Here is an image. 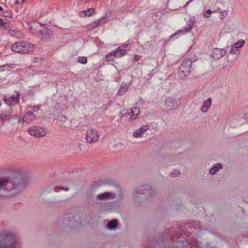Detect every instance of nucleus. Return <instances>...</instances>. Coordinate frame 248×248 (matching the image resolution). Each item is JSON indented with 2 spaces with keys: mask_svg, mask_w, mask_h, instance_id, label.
<instances>
[{
  "mask_svg": "<svg viewBox=\"0 0 248 248\" xmlns=\"http://www.w3.org/2000/svg\"><path fill=\"white\" fill-rule=\"evenodd\" d=\"M26 185L21 181L14 180L6 177L0 178V197H11L20 193Z\"/></svg>",
  "mask_w": 248,
  "mask_h": 248,
  "instance_id": "obj_1",
  "label": "nucleus"
},
{
  "mask_svg": "<svg viewBox=\"0 0 248 248\" xmlns=\"http://www.w3.org/2000/svg\"><path fill=\"white\" fill-rule=\"evenodd\" d=\"M1 236L2 239L0 241V248H19L18 238L14 232H4Z\"/></svg>",
  "mask_w": 248,
  "mask_h": 248,
  "instance_id": "obj_2",
  "label": "nucleus"
},
{
  "mask_svg": "<svg viewBox=\"0 0 248 248\" xmlns=\"http://www.w3.org/2000/svg\"><path fill=\"white\" fill-rule=\"evenodd\" d=\"M154 191L149 186H142L135 190L133 195L135 201L139 198L144 199L153 195Z\"/></svg>",
  "mask_w": 248,
  "mask_h": 248,
  "instance_id": "obj_3",
  "label": "nucleus"
},
{
  "mask_svg": "<svg viewBox=\"0 0 248 248\" xmlns=\"http://www.w3.org/2000/svg\"><path fill=\"white\" fill-rule=\"evenodd\" d=\"M192 65L191 60L189 59H185L179 68L178 77L180 79H184L189 75Z\"/></svg>",
  "mask_w": 248,
  "mask_h": 248,
  "instance_id": "obj_4",
  "label": "nucleus"
},
{
  "mask_svg": "<svg viewBox=\"0 0 248 248\" xmlns=\"http://www.w3.org/2000/svg\"><path fill=\"white\" fill-rule=\"evenodd\" d=\"M99 139L98 131L95 128L88 129L86 133V140L89 143L96 142Z\"/></svg>",
  "mask_w": 248,
  "mask_h": 248,
  "instance_id": "obj_5",
  "label": "nucleus"
},
{
  "mask_svg": "<svg viewBox=\"0 0 248 248\" xmlns=\"http://www.w3.org/2000/svg\"><path fill=\"white\" fill-rule=\"evenodd\" d=\"M126 52V50L124 48L117 47L114 50L108 53L106 56L107 61H110L114 59L115 57H120L124 55Z\"/></svg>",
  "mask_w": 248,
  "mask_h": 248,
  "instance_id": "obj_6",
  "label": "nucleus"
},
{
  "mask_svg": "<svg viewBox=\"0 0 248 248\" xmlns=\"http://www.w3.org/2000/svg\"><path fill=\"white\" fill-rule=\"evenodd\" d=\"M28 133L35 137H43L46 135V132L44 128L39 126H32L28 129Z\"/></svg>",
  "mask_w": 248,
  "mask_h": 248,
  "instance_id": "obj_7",
  "label": "nucleus"
},
{
  "mask_svg": "<svg viewBox=\"0 0 248 248\" xmlns=\"http://www.w3.org/2000/svg\"><path fill=\"white\" fill-rule=\"evenodd\" d=\"M19 93L15 92L12 94H8L5 96L4 100L5 103L9 106H14L18 103L19 99Z\"/></svg>",
  "mask_w": 248,
  "mask_h": 248,
  "instance_id": "obj_8",
  "label": "nucleus"
},
{
  "mask_svg": "<svg viewBox=\"0 0 248 248\" xmlns=\"http://www.w3.org/2000/svg\"><path fill=\"white\" fill-rule=\"evenodd\" d=\"M179 104V100L175 97H168L165 100V105L169 110H172L175 106Z\"/></svg>",
  "mask_w": 248,
  "mask_h": 248,
  "instance_id": "obj_9",
  "label": "nucleus"
},
{
  "mask_svg": "<svg viewBox=\"0 0 248 248\" xmlns=\"http://www.w3.org/2000/svg\"><path fill=\"white\" fill-rule=\"evenodd\" d=\"M226 54V50L224 48L215 47L213 50L212 56L215 60H218L225 55Z\"/></svg>",
  "mask_w": 248,
  "mask_h": 248,
  "instance_id": "obj_10",
  "label": "nucleus"
},
{
  "mask_svg": "<svg viewBox=\"0 0 248 248\" xmlns=\"http://www.w3.org/2000/svg\"><path fill=\"white\" fill-rule=\"evenodd\" d=\"M140 113V108L137 107L127 109V117L128 118V121L131 122L135 120L137 118Z\"/></svg>",
  "mask_w": 248,
  "mask_h": 248,
  "instance_id": "obj_11",
  "label": "nucleus"
},
{
  "mask_svg": "<svg viewBox=\"0 0 248 248\" xmlns=\"http://www.w3.org/2000/svg\"><path fill=\"white\" fill-rule=\"evenodd\" d=\"M150 128L149 125L146 124L141 126L139 128L137 129L133 134V136L135 138L142 137L144 133L148 130Z\"/></svg>",
  "mask_w": 248,
  "mask_h": 248,
  "instance_id": "obj_12",
  "label": "nucleus"
},
{
  "mask_svg": "<svg viewBox=\"0 0 248 248\" xmlns=\"http://www.w3.org/2000/svg\"><path fill=\"white\" fill-rule=\"evenodd\" d=\"M52 34L51 31L48 28L43 27L42 30H40V32L37 33V36L45 40H48Z\"/></svg>",
  "mask_w": 248,
  "mask_h": 248,
  "instance_id": "obj_13",
  "label": "nucleus"
},
{
  "mask_svg": "<svg viewBox=\"0 0 248 248\" xmlns=\"http://www.w3.org/2000/svg\"><path fill=\"white\" fill-rule=\"evenodd\" d=\"M98 200H111L116 198V195L113 192H106L103 193L98 194L97 196Z\"/></svg>",
  "mask_w": 248,
  "mask_h": 248,
  "instance_id": "obj_14",
  "label": "nucleus"
},
{
  "mask_svg": "<svg viewBox=\"0 0 248 248\" xmlns=\"http://www.w3.org/2000/svg\"><path fill=\"white\" fill-rule=\"evenodd\" d=\"M11 49L16 52L24 54L34 51V47H10Z\"/></svg>",
  "mask_w": 248,
  "mask_h": 248,
  "instance_id": "obj_15",
  "label": "nucleus"
},
{
  "mask_svg": "<svg viewBox=\"0 0 248 248\" xmlns=\"http://www.w3.org/2000/svg\"><path fill=\"white\" fill-rule=\"evenodd\" d=\"M37 116L32 111H28L26 112L23 118V121L27 123L36 120Z\"/></svg>",
  "mask_w": 248,
  "mask_h": 248,
  "instance_id": "obj_16",
  "label": "nucleus"
},
{
  "mask_svg": "<svg viewBox=\"0 0 248 248\" xmlns=\"http://www.w3.org/2000/svg\"><path fill=\"white\" fill-rule=\"evenodd\" d=\"M193 21L191 22V24H188L186 27H184L182 29L178 31L176 33L173 34L172 36L178 34L184 35L190 32L193 28Z\"/></svg>",
  "mask_w": 248,
  "mask_h": 248,
  "instance_id": "obj_17",
  "label": "nucleus"
},
{
  "mask_svg": "<svg viewBox=\"0 0 248 248\" xmlns=\"http://www.w3.org/2000/svg\"><path fill=\"white\" fill-rule=\"evenodd\" d=\"M130 86V83H123L118 92V95L119 96H121L124 94L128 91Z\"/></svg>",
  "mask_w": 248,
  "mask_h": 248,
  "instance_id": "obj_18",
  "label": "nucleus"
},
{
  "mask_svg": "<svg viewBox=\"0 0 248 248\" xmlns=\"http://www.w3.org/2000/svg\"><path fill=\"white\" fill-rule=\"evenodd\" d=\"M212 103V99L209 98L203 102V105L201 107V110L202 112H206L210 107Z\"/></svg>",
  "mask_w": 248,
  "mask_h": 248,
  "instance_id": "obj_19",
  "label": "nucleus"
},
{
  "mask_svg": "<svg viewBox=\"0 0 248 248\" xmlns=\"http://www.w3.org/2000/svg\"><path fill=\"white\" fill-rule=\"evenodd\" d=\"M11 118L10 113L9 111L3 110L0 112V120L3 123Z\"/></svg>",
  "mask_w": 248,
  "mask_h": 248,
  "instance_id": "obj_20",
  "label": "nucleus"
},
{
  "mask_svg": "<svg viewBox=\"0 0 248 248\" xmlns=\"http://www.w3.org/2000/svg\"><path fill=\"white\" fill-rule=\"evenodd\" d=\"M222 168V166L220 163H216L211 168L209 173L212 175L216 174Z\"/></svg>",
  "mask_w": 248,
  "mask_h": 248,
  "instance_id": "obj_21",
  "label": "nucleus"
},
{
  "mask_svg": "<svg viewBox=\"0 0 248 248\" xmlns=\"http://www.w3.org/2000/svg\"><path fill=\"white\" fill-rule=\"evenodd\" d=\"M26 0H14L15 6L16 10L19 13H22L23 11L22 10L21 8L22 7V4L25 2Z\"/></svg>",
  "mask_w": 248,
  "mask_h": 248,
  "instance_id": "obj_22",
  "label": "nucleus"
},
{
  "mask_svg": "<svg viewBox=\"0 0 248 248\" xmlns=\"http://www.w3.org/2000/svg\"><path fill=\"white\" fill-rule=\"evenodd\" d=\"M94 13V9L93 8H89L88 9L82 11L80 14V16H90Z\"/></svg>",
  "mask_w": 248,
  "mask_h": 248,
  "instance_id": "obj_23",
  "label": "nucleus"
},
{
  "mask_svg": "<svg viewBox=\"0 0 248 248\" xmlns=\"http://www.w3.org/2000/svg\"><path fill=\"white\" fill-rule=\"evenodd\" d=\"M117 223L118 221L117 219H112L108 223L107 228L109 230L113 229L116 227Z\"/></svg>",
  "mask_w": 248,
  "mask_h": 248,
  "instance_id": "obj_24",
  "label": "nucleus"
},
{
  "mask_svg": "<svg viewBox=\"0 0 248 248\" xmlns=\"http://www.w3.org/2000/svg\"><path fill=\"white\" fill-rule=\"evenodd\" d=\"M78 62L79 63L85 64L87 62V59L85 57H83V56L78 57Z\"/></svg>",
  "mask_w": 248,
  "mask_h": 248,
  "instance_id": "obj_25",
  "label": "nucleus"
},
{
  "mask_svg": "<svg viewBox=\"0 0 248 248\" xmlns=\"http://www.w3.org/2000/svg\"><path fill=\"white\" fill-rule=\"evenodd\" d=\"M10 27V24L8 23L4 22L2 20V23L0 26V29L6 30L9 29Z\"/></svg>",
  "mask_w": 248,
  "mask_h": 248,
  "instance_id": "obj_26",
  "label": "nucleus"
},
{
  "mask_svg": "<svg viewBox=\"0 0 248 248\" xmlns=\"http://www.w3.org/2000/svg\"><path fill=\"white\" fill-rule=\"evenodd\" d=\"M180 172L179 170H174L171 172L170 175L171 177H178V176L180 175Z\"/></svg>",
  "mask_w": 248,
  "mask_h": 248,
  "instance_id": "obj_27",
  "label": "nucleus"
},
{
  "mask_svg": "<svg viewBox=\"0 0 248 248\" xmlns=\"http://www.w3.org/2000/svg\"><path fill=\"white\" fill-rule=\"evenodd\" d=\"M244 44L245 41L243 39H240L233 45V46H242Z\"/></svg>",
  "mask_w": 248,
  "mask_h": 248,
  "instance_id": "obj_28",
  "label": "nucleus"
},
{
  "mask_svg": "<svg viewBox=\"0 0 248 248\" xmlns=\"http://www.w3.org/2000/svg\"><path fill=\"white\" fill-rule=\"evenodd\" d=\"M26 43L24 42H16L12 45V46H26Z\"/></svg>",
  "mask_w": 248,
  "mask_h": 248,
  "instance_id": "obj_29",
  "label": "nucleus"
},
{
  "mask_svg": "<svg viewBox=\"0 0 248 248\" xmlns=\"http://www.w3.org/2000/svg\"><path fill=\"white\" fill-rule=\"evenodd\" d=\"M213 12L210 9L207 10L205 12L203 13V16L204 18H208L210 16L211 14L213 13Z\"/></svg>",
  "mask_w": 248,
  "mask_h": 248,
  "instance_id": "obj_30",
  "label": "nucleus"
},
{
  "mask_svg": "<svg viewBox=\"0 0 248 248\" xmlns=\"http://www.w3.org/2000/svg\"><path fill=\"white\" fill-rule=\"evenodd\" d=\"M119 115L121 118H122L124 116L127 117V109H123L120 112Z\"/></svg>",
  "mask_w": 248,
  "mask_h": 248,
  "instance_id": "obj_31",
  "label": "nucleus"
},
{
  "mask_svg": "<svg viewBox=\"0 0 248 248\" xmlns=\"http://www.w3.org/2000/svg\"><path fill=\"white\" fill-rule=\"evenodd\" d=\"M227 15V12L226 11H223L220 12L219 16L221 19H223L226 17Z\"/></svg>",
  "mask_w": 248,
  "mask_h": 248,
  "instance_id": "obj_32",
  "label": "nucleus"
},
{
  "mask_svg": "<svg viewBox=\"0 0 248 248\" xmlns=\"http://www.w3.org/2000/svg\"><path fill=\"white\" fill-rule=\"evenodd\" d=\"M15 66H16L15 64L11 63V64H10L9 65H8V64L3 65L0 66V68H1V67H4V68H6L7 70H8V68H14Z\"/></svg>",
  "mask_w": 248,
  "mask_h": 248,
  "instance_id": "obj_33",
  "label": "nucleus"
},
{
  "mask_svg": "<svg viewBox=\"0 0 248 248\" xmlns=\"http://www.w3.org/2000/svg\"><path fill=\"white\" fill-rule=\"evenodd\" d=\"M9 33L11 34L13 36H16L17 37L19 33L17 32V31H15L14 30H11L9 31Z\"/></svg>",
  "mask_w": 248,
  "mask_h": 248,
  "instance_id": "obj_34",
  "label": "nucleus"
},
{
  "mask_svg": "<svg viewBox=\"0 0 248 248\" xmlns=\"http://www.w3.org/2000/svg\"><path fill=\"white\" fill-rule=\"evenodd\" d=\"M115 205V203L114 202L109 203L108 204V206L109 207L108 208V209H107L106 210L108 211H112L113 210V208L114 207Z\"/></svg>",
  "mask_w": 248,
  "mask_h": 248,
  "instance_id": "obj_35",
  "label": "nucleus"
},
{
  "mask_svg": "<svg viewBox=\"0 0 248 248\" xmlns=\"http://www.w3.org/2000/svg\"><path fill=\"white\" fill-rule=\"evenodd\" d=\"M59 119L60 121L61 122L62 124H63V123H65L67 120L66 117L65 116L62 115L60 116Z\"/></svg>",
  "mask_w": 248,
  "mask_h": 248,
  "instance_id": "obj_36",
  "label": "nucleus"
},
{
  "mask_svg": "<svg viewBox=\"0 0 248 248\" xmlns=\"http://www.w3.org/2000/svg\"><path fill=\"white\" fill-rule=\"evenodd\" d=\"M237 48H238V47H231V48L230 49V53L232 54H236V52L238 51Z\"/></svg>",
  "mask_w": 248,
  "mask_h": 248,
  "instance_id": "obj_37",
  "label": "nucleus"
},
{
  "mask_svg": "<svg viewBox=\"0 0 248 248\" xmlns=\"http://www.w3.org/2000/svg\"><path fill=\"white\" fill-rule=\"evenodd\" d=\"M40 106H33V107H30L31 108L33 112H37L40 109Z\"/></svg>",
  "mask_w": 248,
  "mask_h": 248,
  "instance_id": "obj_38",
  "label": "nucleus"
},
{
  "mask_svg": "<svg viewBox=\"0 0 248 248\" xmlns=\"http://www.w3.org/2000/svg\"><path fill=\"white\" fill-rule=\"evenodd\" d=\"M140 56L139 55H136L134 57V59L135 61H137L140 59Z\"/></svg>",
  "mask_w": 248,
  "mask_h": 248,
  "instance_id": "obj_39",
  "label": "nucleus"
},
{
  "mask_svg": "<svg viewBox=\"0 0 248 248\" xmlns=\"http://www.w3.org/2000/svg\"><path fill=\"white\" fill-rule=\"evenodd\" d=\"M191 1H191V0H190L189 1H188V2H187L186 3L185 5L184 6L185 8H186V7L188 5L189 3L190 2H191Z\"/></svg>",
  "mask_w": 248,
  "mask_h": 248,
  "instance_id": "obj_40",
  "label": "nucleus"
},
{
  "mask_svg": "<svg viewBox=\"0 0 248 248\" xmlns=\"http://www.w3.org/2000/svg\"><path fill=\"white\" fill-rule=\"evenodd\" d=\"M244 118L248 121V113H246L244 115Z\"/></svg>",
  "mask_w": 248,
  "mask_h": 248,
  "instance_id": "obj_41",
  "label": "nucleus"
},
{
  "mask_svg": "<svg viewBox=\"0 0 248 248\" xmlns=\"http://www.w3.org/2000/svg\"><path fill=\"white\" fill-rule=\"evenodd\" d=\"M60 188L61 189H62V190H67V189H66L65 188H64L63 187H60Z\"/></svg>",
  "mask_w": 248,
  "mask_h": 248,
  "instance_id": "obj_42",
  "label": "nucleus"
},
{
  "mask_svg": "<svg viewBox=\"0 0 248 248\" xmlns=\"http://www.w3.org/2000/svg\"><path fill=\"white\" fill-rule=\"evenodd\" d=\"M58 188H57V187H55V191H57H57H58V190H59L58 189Z\"/></svg>",
  "mask_w": 248,
  "mask_h": 248,
  "instance_id": "obj_43",
  "label": "nucleus"
},
{
  "mask_svg": "<svg viewBox=\"0 0 248 248\" xmlns=\"http://www.w3.org/2000/svg\"><path fill=\"white\" fill-rule=\"evenodd\" d=\"M30 30H31V31H33V30H32V27H31Z\"/></svg>",
  "mask_w": 248,
  "mask_h": 248,
  "instance_id": "obj_44",
  "label": "nucleus"
},
{
  "mask_svg": "<svg viewBox=\"0 0 248 248\" xmlns=\"http://www.w3.org/2000/svg\"><path fill=\"white\" fill-rule=\"evenodd\" d=\"M33 23L36 24H39V23L38 22H34Z\"/></svg>",
  "mask_w": 248,
  "mask_h": 248,
  "instance_id": "obj_45",
  "label": "nucleus"
},
{
  "mask_svg": "<svg viewBox=\"0 0 248 248\" xmlns=\"http://www.w3.org/2000/svg\"><path fill=\"white\" fill-rule=\"evenodd\" d=\"M2 10V8L0 6V11H1Z\"/></svg>",
  "mask_w": 248,
  "mask_h": 248,
  "instance_id": "obj_46",
  "label": "nucleus"
},
{
  "mask_svg": "<svg viewBox=\"0 0 248 248\" xmlns=\"http://www.w3.org/2000/svg\"><path fill=\"white\" fill-rule=\"evenodd\" d=\"M226 26H228V25H225L224 26V28H226Z\"/></svg>",
  "mask_w": 248,
  "mask_h": 248,
  "instance_id": "obj_47",
  "label": "nucleus"
},
{
  "mask_svg": "<svg viewBox=\"0 0 248 248\" xmlns=\"http://www.w3.org/2000/svg\"><path fill=\"white\" fill-rule=\"evenodd\" d=\"M37 62V60H35V61H33V62Z\"/></svg>",
  "mask_w": 248,
  "mask_h": 248,
  "instance_id": "obj_48",
  "label": "nucleus"
}]
</instances>
